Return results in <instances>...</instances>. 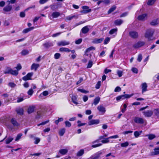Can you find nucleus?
<instances>
[{
    "label": "nucleus",
    "mask_w": 159,
    "mask_h": 159,
    "mask_svg": "<svg viewBox=\"0 0 159 159\" xmlns=\"http://www.w3.org/2000/svg\"><path fill=\"white\" fill-rule=\"evenodd\" d=\"M100 100V98L99 97H98L96 98L94 100L93 102V103L95 105H97L99 102Z\"/></svg>",
    "instance_id": "obj_33"
},
{
    "label": "nucleus",
    "mask_w": 159,
    "mask_h": 159,
    "mask_svg": "<svg viewBox=\"0 0 159 159\" xmlns=\"http://www.w3.org/2000/svg\"><path fill=\"white\" fill-rule=\"evenodd\" d=\"M93 62L91 61H89L88 66H87V68H91L93 65Z\"/></svg>",
    "instance_id": "obj_57"
},
{
    "label": "nucleus",
    "mask_w": 159,
    "mask_h": 159,
    "mask_svg": "<svg viewBox=\"0 0 159 159\" xmlns=\"http://www.w3.org/2000/svg\"><path fill=\"white\" fill-rule=\"evenodd\" d=\"M48 94V92L47 91H44L42 93H41L39 95V97L40 98H43V96H46Z\"/></svg>",
    "instance_id": "obj_28"
},
{
    "label": "nucleus",
    "mask_w": 159,
    "mask_h": 159,
    "mask_svg": "<svg viewBox=\"0 0 159 159\" xmlns=\"http://www.w3.org/2000/svg\"><path fill=\"white\" fill-rule=\"evenodd\" d=\"M44 47L48 48L49 47L52 46L53 45V44L51 43H47L43 44Z\"/></svg>",
    "instance_id": "obj_43"
},
{
    "label": "nucleus",
    "mask_w": 159,
    "mask_h": 159,
    "mask_svg": "<svg viewBox=\"0 0 159 159\" xmlns=\"http://www.w3.org/2000/svg\"><path fill=\"white\" fill-rule=\"evenodd\" d=\"M34 29V27H32L29 28L25 29L23 30V33H26L31 30H32Z\"/></svg>",
    "instance_id": "obj_30"
},
{
    "label": "nucleus",
    "mask_w": 159,
    "mask_h": 159,
    "mask_svg": "<svg viewBox=\"0 0 159 159\" xmlns=\"http://www.w3.org/2000/svg\"><path fill=\"white\" fill-rule=\"evenodd\" d=\"M18 74V71L17 70H13L11 69V71L10 73V74L15 76H16Z\"/></svg>",
    "instance_id": "obj_29"
},
{
    "label": "nucleus",
    "mask_w": 159,
    "mask_h": 159,
    "mask_svg": "<svg viewBox=\"0 0 159 159\" xmlns=\"http://www.w3.org/2000/svg\"><path fill=\"white\" fill-rule=\"evenodd\" d=\"M66 127H70L71 126V123L68 121H66L65 122Z\"/></svg>",
    "instance_id": "obj_47"
},
{
    "label": "nucleus",
    "mask_w": 159,
    "mask_h": 159,
    "mask_svg": "<svg viewBox=\"0 0 159 159\" xmlns=\"http://www.w3.org/2000/svg\"><path fill=\"white\" fill-rule=\"evenodd\" d=\"M147 14H143L139 16L137 19L139 20H144L147 19Z\"/></svg>",
    "instance_id": "obj_10"
},
{
    "label": "nucleus",
    "mask_w": 159,
    "mask_h": 159,
    "mask_svg": "<svg viewBox=\"0 0 159 159\" xmlns=\"http://www.w3.org/2000/svg\"><path fill=\"white\" fill-rule=\"evenodd\" d=\"M59 51L61 52H70L71 50L67 48L62 47L60 48Z\"/></svg>",
    "instance_id": "obj_26"
},
{
    "label": "nucleus",
    "mask_w": 159,
    "mask_h": 159,
    "mask_svg": "<svg viewBox=\"0 0 159 159\" xmlns=\"http://www.w3.org/2000/svg\"><path fill=\"white\" fill-rule=\"evenodd\" d=\"M116 7L115 6H113L108 11V14H110L111 12L113 11L114 10L116 9Z\"/></svg>",
    "instance_id": "obj_42"
},
{
    "label": "nucleus",
    "mask_w": 159,
    "mask_h": 159,
    "mask_svg": "<svg viewBox=\"0 0 159 159\" xmlns=\"http://www.w3.org/2000/svg\"><path fill=\"white\" fill-rule=\"evenodd\" d=\"M142 59V56L141 54H139L138 55L137 60L139 62H140Z\"/></svg>",
    "instance_id": "obj_62"
},
{
    "label": "nucleus",
    "mask_w": 159,
    "mask_h": 159,
    "mask_svg": "<svg viewBox=\"0 0 159 159\" xmlns=\"http://www.w3.org/2000/svg\"><path fill=\"white\" fill-rule=\"evenodd\" d=\"M95 48L93 47H91L88 48L86 50V52H89L91 50H95Z\"/></svg>",
    "instance_id": "obj_59"
},
{
    "label": "nucleus",
    "mask_w": 159,
    "mask_h": 159,
    "mask_svg": "<svg viewBox=\"0 0 159 159\" xmlns=\"http://www.w3.org/2000/svg\"><path fill=\"white\" fill-rule=\"evenodd\" d=\"M90 27V26L89 25L85 26L81 29V32L84 34L87 33L89 30V28Z\"/></svg>",
    "instance_id": "obj_8"
},
{
    "label": "nucleus",
    "mask_w": 159,
    "mask_h": 159,
    "mask_svg": "<svg viewBox=\"0 0 159 159\" xmlns=\"http://www.w3.org/2000/svg\"><path fill=\"white\" fill-rule=\"evenodd\" d=\"M129 35L130 37L134 39L137 38L139 36L138 33L134 31L130 32H129Z\"/></svg>",
    "instance_id": "obj_9"
},
{
    "label": "nucleus",
    "mask_w": 159,
    "mask_h": 159,
    "mask_svg": "<svg viewBox=\"0 0 159 159\" xmlns=\"http://www.w3.org/2000/svg\"><path fill=\"white\" fill-rule=\"evenodd\" d=\"M77 123L78 124V127H80L85 125L86 124L85 123H81V122L80 120H78Z\"/></svg>",
    "instance_id": "obj_54"
},
{
    "label": "nucleus",
    "mask_w": 159,
    "mask_h": 159,
    "mask_svg": "<svg viewBox=\"0 0 159 159\" xmlns=\"http://www.w3.org/2000/svg\"><path fill=\"white\" fill-rule=\"evenodd\" d=\"M159 154V147L154 149V151L151 152V155L154 156Z\"/></svg>",
    "instance_id": "obj_18"
},
{
    "label": "nucleus",
    "mask_w": 159,
    "mask_h": 159,
    "mask_svg": "<svg viewBox=\"0 0 159 159\" xmlns=\"http://www.w3.org/2000/svg\"><path fill=\"white\" fill-rule=\"evenodd\" d=\"M63 121V119L62 118H59L58 119L55 121V123L57 125L60 122L62 121Z\"/></svg>",
    "instance_id": "obj_46"
},
{
    "label": "nucleus",
    "mask_w": 159,
    "mask_h": 159,
    "mask_svg": "<svg viewBox=\"0 0 159 159\" xmlns=\"http://www.w3.org/2000/svg\"><path fill=\"white\" fill-rule=\"evenodd\" d=\"M97 109L102 114H104L106 111L105 108L102 105L98 106L97 107Z\"/></svg>",
    "instance_id": "obj_13"
},
{
    "label": "nucleus",
    "mask_w": 159,
    "mask_h": 159,
    "mask_svg": "<svg viewBox=\"0 0 159 159\" xmlns=\"http://www.w3.org/2000/svg\"><path fill=\"white\" fill-rule=\"evenodd\" d=\"M49 122V120H48L46 121L42 122L41 123L38 124L37 125H38V126H39L40 125H44L46 124L47 123H48Z\"/></svg>",
    "instance_id": "obj_61"
},
{
    "label": "nucleus",
    "mask_w": 159,
    "mask_h": 159,
    "mask_svg": "<svg viewBox=\"0 0 159 159\" xmlns=\"http://www.w3.org/2000/svg\"><path fill=\"white\" fill-rule=\"evenodd\" d=\"M11 71V69L9 67H7L4 71V73L5 74H10Z\"/></svg>",
    "instance_id": "obj_36"
},
{
    "label": "nucleus",
    "mask_w": 159,
    "mask_h": 159,
    "mask_svg": "<svg viewBox=\"0 0 159 159\" xmlns=\"http://www.w3.org/2000/svg\"><path fill=\"white\" fill-rule=\"evenodd\" d=\"M134 95L133 93H132L131 94H125V95H122V96H123V99H124L125 98H128L130 97H131L132 96Z\"/></svg>",
    "instance_id": "obj_34"
},
{
    "label": "nucleus",
    "mask_w": 159,
    "mask_h": 159,
    "mask_svg": "<svg viewBox=\"0 0 159 159\" xmlns=\"http://www.w3.org/2000/svg\"><path fill=\"white\" fill-rule=\"evenodd\" d=\"M50 7L52 11H55L57 9V7L54 4L51 5Z\"/></svg>",
    "instance_id": "obj_41"
},
{
    "label": "nucleus",
    "mask_w": 159,
    "mask_h": 159,
    "mask_svg": "<svg viewBox=\"0 0 159 159\" xmlns=\"http://www.w3.org/2000/svg\"><path fill=\"white\" fill-rule=\"evenodd\" d=\"M101 81H98L95 86V88L97 89H98L100 88L101 86Z\"/></svg>",
    "instance_id": "obj_58"
},
{
    "label": "nucleus",
    "mask_w": 159,
    "mask_h": 159,
    "mask_svg": "<svg viewBox=\"0 0 159 159\" xmlns=\"http://www.w3.org/2000/svg\"><path fill=\"white\" fill-rule=\"evenodd\" d=\"M103 38L101 39H94L92 43H93L98 44L101 43L103 40Z\"/></svg>",
    "instance_id": "obj_17"
},
{
    "label": "nucleus",
    "mask_w": 159,
    "mask_h": 159,
    "mask_svg": "<svg viewBox=\"0 0 159 159\" xmlns=\"http://www.w3.org/2000/svg\"><path fill=\"white\" fill-rule=\"evenodd\" d=\"M33 73H28L26 75L23 77L22 79L25 81L30 79V78L33 75Z\"/></svg>",
    "instance_id": "obj_15"
},
{
    "label": "nucleus",
    "mask_w": 159,
    "mask_h": 159,
    "mask_svg": "<svg viewBox=\"0 0 159 159\" xmlns=\"http://www.w3.org/2000/svg\"><path fill=\"white\" fill-rule=\"evenodd\" d=\"M110 38L108 37L106 38L104 41V44H107L110 40Z\"/></svg>",
    "instance_id": "obj_63"
},
{
    "label": "nucleus",
    "mask_w": 159,
    "mask_h": 159,
    "mask_svg": "<svg viewBox=\"0 0 159 159\" xmlns=\"http://www.w3.org/2000/svg\"><path fill=\"white\" fill-rule=\"evenodd\" d=\"M84 150L81 149L77 152L76 155L78 157L81 156L84 154Z\"/></svg>",
    "instance_id": "obj_35"
},
{
    "label": "nucleus",
    "mask_w": 159,
    "mask_h": 159,
    "mask_svg": "<svg viewBox=\"0 0 159 159\" xmlns=\"http://www.w3.org/2000/svg\"><path fill=\"white\" fill-rule=\"evenodd\" d=\"M159 23V19L157 18L153 20L150 23L152 25H155L158 24Z\"/></svg>",
    "instance_id": "obj_19"
},
{
    "label": "nucleus",
    "mask_w": 159,
    "mask_h": 159,
    "mask_svg": "<svg viewBox=\"0 0 159 159\" xmlns=\"http://www.w3.org/2000/svg\"><path fill=\"white\" fill-rule=\"evenodd\" d=\"M83 10L81 11L82 14H85L91 11V9H89V7L87 6H84L82 7Z\"/></svg>",
    "instance_id": "obj_7"
},
{
    "label": "nucleus",
    "mask_w": 159,
    "mask_h": 159,
    "mask_svg": "<svg viewBox=\"0 0 159 159\" xmlns=\"http://www.w3.org/2000/svg\"><path fill=\"white\" fill-rule=\"evenodd\" d=\"M99 123V120H92L89 122L88 124L89 125H97Z\"/></svg>",
    "instance_id": "obj_12"
},
{
    "label": "nucleus",
    "mask_w": 159,
    "mask_h": 159,
    "mask_svg": "<svg viewBox=\"0 0 159 159\" xmlns=\"http://www.w3.org/2000/svg\"><path fill=\"white\" fill-rule=\"evenodd\" d=\"M134 122L137 124H143L144 123V119L139 117H135L134 119Z\"/></svg>",
    "instance_id": "obj_4"
},
{
    "label": "nucleus",
    "mask_w": 159,
    "mask_h": 159,
    "mask_svg": "<svg viewBox=\"0 0 159 159\" xmlns=\"http://www.w3.org/2000/svg\"><path fill=\"white\" fill-rule=\"evenodd\" d=\"M102 153L100 152H98L93 155L91 157L93 159H98L100 157V155H101Z\"/></svg>",
    "instance_id": "obj_14"
},
{
    "label": "nucleus",
    "mask_w": 159,
    "mask_h": 159,
    "mask_svg": "<svg viewBox=\"0 0 159 159\" xmlns=\"http://www.w3.org/2000/svg\"><path fill=\"white\" fill-rule=\"evenodd\" d=\"M29 52L27 50H24L22 51L21 52V54L23 55H25L28 54Z\"/></svg>",
    "instance_id": "obj_45"
},
{
    "label": "nucleus",
    "mask_w": 159,
    "mask_h": 159,
    "mask_svg": "<svg viewBox=\"0 0 159 159\" xmlns=\"http://www.w3.org/2000/svg\"><path fill=\"white\" fill-rule=\"evenodd\" d=\"M153 111L154 113V116H156L157 118H159V109H154Z\"/></svg>",
    "instance_id": "obj_21"
},
{
    "label": "nucleus",
    "mask_w": 159,
    "mask_h": 159,
    "mask_svg": "<svg viewBox=\"0 0 159 159\" xmlns=\"http://www.w3.org/2000/svg\"><path fill=\"white\" fill-rule=\"evenodd\" d=\"M117 30V28L113 29L111 30L109 32V33L111 34H113L115 32H116Z\"/></svg>",
    "instance_id": "obj_52"
},
{
    "label": "nucleus",
    "mask_w": 159,
    "mask_h": 159,
    "mask_svg": "<svg viewBox=\"0 0 159 159\" xmlns=\"http://www.w3.org/2000/svg\"><path fill=\"white\" fill-rule=\"evenodd\" d=\"M13 139V138L11 137H9L5 140L6 144H8L11 142Z\"/></svg>",
    "instance_id": "obj_32"
},
{
    "label": "nucleus",
    "mask_w": 159,
    "mask_h": 159,
    "mask_svg": "<svg viewBox=\"0 0 159 159\" xmlns=\"http://www.w3.org/2000/svg\"><path fill=\"white\" fill-rule=\"evenodd\" d=\"M129 145V143L128 142H126L125 143H121V147H126Z\"/></svg>",
    "instance_id": "obj_49"
},
{
    "label": "nucleus",
    "mask_w": 159,
    "mask_h": 159,
    "mask_svg": "<svg viewBox=\"0 0 159 159\" xmlns=\"http://www.w3.org/2000/svg\"><path fill=\"white\" fill-rule=\"evenodd\" d=\"M60 15V13L57 11H54L51 14H49L48 16L49 19L52 20L54 18H57Z\"/></svg>",
    "instance_id": "obj_3"
},
{
    "label": "nucleus",
    "mask_w": 159,
    "mask_h": 159,
    "mask_svg": "<svg viewBox=\"0 0 159 159\" xmlns=\"http://www.w3.org/2000/svg\"><path fill=\"white\" fill-rule=\"evenodd\" d=\"M121 91V88L118 86H117L116 88L115 89L114 91L115 92H119Z\"/></svg>",
    "instance_id": "obj_64"
},
{
    "label": "nucleus",
    "mask_w": 159,
    "mask_h": 159,
    "mask_svg": "<svg viewBox=\"0 0 159 159\" xmlns=\"http://www.w3.org/2000/svg\"><path fill=\"white\" fill-rule=\"evenodd\" d=\"M142 132V131H140L139 132L138 131H135L134 132V135L136 138H138L141 134Z\"/></svg>",
    "instance_id": "obj_31"
},
{
    "label": "nucleus",
    "mask_w": 159,
    "mask_h": 159,
    "mask_svg": "<svg viewBox=\"0 0 159 159\" xmlns=\"http://www.w3.org/2000/svg\"><path fill=\"white\" fill-rule=\"evenodd\" d=\"M123 21L121 19H117L114 21V24L116 25H120L123 22Z\"/></svg>",
    "instance_id": "obj_25"
},
{
    "label": "nucleus",
    "mask_w": 159,
    "mask_h": 159,
    "mask_svg": "<svg viewBox=\"0 0 159 159\" xmlns=\"http://www.w3.org/2000/svg\"><path fill=\"white\" fill-rule=\"evenodd\" d=\"M65 132V129L63 128L59 130V134L60 136H62Z\"/></svg>",
    "instance_id": "obj_40"
},
{
    "label": "nucleus",
    "mask_w": 159,
    "mask_h": 159,
    "mask_svg": "<svg viewBox=\"0 0 159 159\" xmlns=\"http://www.w3.org/2000/svg\"><path fill=\"white\" fill-rule=\"evenodd\" d=\"M34 140H35L34 143L35 144H37L39 143L40 140V139L37 137L35 138Z\"/></svg>",
    "instance_id": "obj_51"
},
{
    "label": "nucleus",
    "mask_w": 159,
    "mask_h": 159,
    "mask_svg": "<svg viewBox=\"0 0 159 159\" xmlns=\"http://www.w3.org/2000/svg\"><path fill=\"white\" fill-rule=\"evenodd\" d=\"M154 32V30L153 29H149L147 30L145 34V37L147 38L148 41L152 40L151 39Z\"/></svg>",
    "instance_id": "obj_1"
},
{
    "label": "nucleus",
    "mask_w": 159,
    "mask_h": 159,
    "mask_svg": "<svg viewBox=\"0 0 159 159\" xmlns=\"http://www.w3.org/2000/svg\"><path fill=\"white\" fill-rule=\"evenodd\" d=\"M68 150L66 149H61L59 150V152L62 155L66 154L68 152Z\"/></svg>",
    "instance_id": "obj_22"
},
{
    "label": "nucleus",
    "mask_w": 159,
    "mask_h": 159,
    "mask_svg": "<svg viewBox=\"0 0 159 159\" xmlns=\"http://www.w3.org/2000/svg\"><path fill=\"white\" fill-rule=\"evenodd\" d=\"M109 137L105 138L104 139L102 140L101 142L103 143H108L109 142Z\"/></svg>",
    "instance_id": "obj_48"
},
{
    "label": "nucleus",
    "mask_w": 159,
    "mask_h": 159,
    "mask_svg": "<svg viewBox=\"0 0 159 159\" xmlns=\"http://www.w3.org/2000/svg\"><path fill=\"white\" fill-rule=\"evenodd\" d=\"M61 56V54L59 53H56L54 55V58L55 59H57L59 58Z\"/></svg>",
    "instance_id": "obj_60"
},
{
    "label": "nucleus",
    "mask_w": 159,
    "mask_h": 159,
    "mask_svg": "<svg viewBox=\"0 0 159 159\" xmlns=\"http://www.w3.org/2000/svg\"><path fill=\"white\" fill-rule=\"evenodd\" d=\"M146 136H148V138L150 140H152L155 138V135L153 134H150L146 135Z\"/></svg>",
    "instance_id": "obj_37"
},
{
    "label": "nucleus",
    "mask_w": 159,
    "mask_h": 159,
    "mask_svg": "<svg viewBox=\"0 0 159 159\" xmlns=\"http://www.w3.org/2000/svg\"><path fill=\"white\" fill-rule=\"evenodd\" d=\"M39 64L33 63L31 66V69H34L35 71H36L37 68L39 67Z\"/></svg>",
    "instance_id": "obj_23"
},
{
    "label": "nucleus",
    "mask_w": 159,
    "mask_h": 159,
    "mask_svg": "<svg viewBox=\"0 0 159 159\" xmlns=\"http://www.w3.org/2000/svg\"><path fill=\"white\" fill-rule=\"evenodd\" d=\"M156 0H149L147 4L149 5H151L153 4L155 2Z\"/></svg>",
    "instance_id": "obj_50"
},
{
    "label": "nucleus",
    "mask_w": 159,
    "mask_h": 159,
    "mask_svg": "<svg viewBox=\"0 0 159 159\" xmlns=\"http://www.w3.org/2000/svg\"><path fill=\"white\" fill-rule=\"evenodd\" d=\"M117 73L119 77L122 76L123 75V71L120 70H118Z\"/></svg>",
    "instance_id": "obj_56"
},
{
    "label": "nucleus",
    "mask_w": 159,
    "mask_h": 159,
    "mask_svg": "<svg viewBox=\"0 0 159 159\" xmlns=\"http://www.w3.org/2000/svg\"><path fill=\"white\" fill-rule=\"evenodd\" d=\"M35 107L33 106H30L27 110V112L29 114H30L33 113Z\"/></svg>",
    "instance_id": "obj_20"
},
{
    "label": "nucleus",
    "mask_w": 159,
    "mask_h": 159,
    "mask_svg": "<svg viewBox=\"0 0 159 159\" xmlns=\"http://www.w3.org/2000/svg\"><path fill=\"white\" fill-rule=\"evenodd\" d=\"M33 93L34 91L32 89H30L27 92L28 94L30 96H32Z\"/></svg>",
    "instance_id": "obj_55"
},
{
    "label": "nucleus",
    "mask_w": 159,
    "mask_h": 159,
    "mask_svg": "<svg viewBox=\"0 0 159 159\" xmlns=\"http://www.w3.org/2000/svg\"><path fill=\"white\" fill-rule=\"evenodd\" d=\"M12 7L11 5L8 3L7 5H6L3 9L2 11L4 14H7L10 12L12 10Z\"/></svg>",
    "instance_id": "obj_2"
},
{
    "label": "nucleus",
    "mask_w": 159,
    "mask_h": 159,
    "mask_svg": "<svg viewBox=\"0 0 159 159\" xmlns=\"http://www.w3.org/2000/svg\"><path fill=\"white\" fill-rule=\"evenodd\" d=\"M70 43V42L69 41L63 40L58 42L57 45L59 46H65L69 44Z\"/></svg>",
    "instance_id": "obj_11"
},
{
    "label": "nucleus",
    "mask_w": 159,
    "mask_h": 159,
    "mask_svg": "<svg viewBox=\"0 0 159 159\" xmlns=\"http://www.w3.org/2000/svg\"><path fill=\"white\" fill-rule=\"evenodd\" d=\"M75 16V15H70L67 16L66 18V20H70Z\"/></svg>",
    "instance_id": "obj_44"
},
{
    "label": "nucleus",
    "mask_w": 159,
    "mask_h": 159,
    "mask_svg": "<svg viewBox=\"0 0 159 159\" xmlns=\"http://www.w3.org/2000/svg\"><path fill=\"white\" fill-rule=\"evenodd\" d=\"M77 97L76 96L73 95L72 96L71 99L72 102L75 104L77 105L78 103L77 101Z\"/></svg>",
    "instance_id": "obj_27"
},
{
    "label": "nucleus",
    "mask_w": 159,
    "mask_h": 159,
    "mask_svg": "<svg viewBox=\"0 0 159 159\" xmlns=\"http://www.w3.org/2000/svg\"><path fill=\"white\" fill-rule=\"evenodd\" d=\"M143 113L145 117H150L152 115L153 111L152 110H148L143 111Z\"/></svg>",
    "instance_id": "obj_5"
},
{
    "label": "nucleus",
    "mask_w": 159,
    "mask_h": 159,
    "mask_svg": "<svg viewBox=\"0 0 159 159\" xmlns=\"http://www.w3.org/2000/svg\"><path fill=\"white\" fill-rule=\"evenodd\" d=\"M22 135L23 134L22 133H20V134H18L17 135L15 139V141H19L21 138V137L22 136Z\"/></svg>",
    "instance_id": "obj_39"
},
{
    "label": "nucleus",
    "mask_w": 159,
    "mask_h": 159,
    "mask_svg": "<svg viewBox=\"0 0 159 159\" xmlns=\"http://www.w3.org/2000/svg\"><path fill=\"white\" fill-rule=\"evenodd\" d=\"M78 90L82 93H86L89 92V91L83 89H78Z\"/></svg>",
    "instance_id": "obj_53"
},
{
    "label": "nucleus",
    "mask_w": 159,
    "mask_h": 159,
    "mask_svg": "<svg viewBox=\"0 0 159 159\" xmlns=\"http://www.w3.org/2000/svg\"><path fill=\"white\" fill-rule=\"evenodd\" d=\"M141 85L142 89V93H143V92L147 91V87L148 86L147 84L146 83H142Z\"/></svg>",
    "instance_id": "obj_16"
},
{
    "label": "nucleus",
    "mask_w": 159,
    "mask_h": 159,
    "mask_svg": "<svg viewBox=\"0 0 159 159\" xmlns=\"http://www.w3.org/2000/svg\"><path fill=\"white\" fill-rule=\"evenodd\" d=\"M11 122L14 126H18L19 125V123L14 118H12L11 120Z\"/></svg>",
    "instance_id": "obj_24"
},
{
    "label": "nucleus",
    "mask_w": 159,
    "mask_h": 159,
    "mask_svg": "<svg viewBox=\"0 0 159 159\" xmlns=\"http://www.w3.org/2000/svg\"><path fill=\"white\" fill-rule=\"evenodd\" d=\"M145 44V43L143 41H139L136 43H135L133 45V47L137 48H139L142 46H143Z\"/></svg>",
    "instance_id": "obj_6"
},
{
    "label": "nucleus",
    "mask_w": 159,
    "mask_h": 159,
    "mask_svg": "<svg viewBox=\"0 0 159 159\" xmlns=\"http://www.w3.org/2000/svg\"><path fill=\"white\" fill-rule=\"evenodd\" d=\"M17 113L20 115L23 114L24 110L22 108H19L16 110Z\"/></svg>",
    "instance_id": "obj_38"
}]
</instances>
